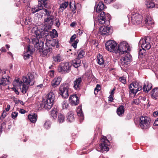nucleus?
<instances>
[{"instance_id":"nucleus-61","label":"nucleus","mask_w":158,"mask_h":158,"mask_svg":"<svg viewBox=\"0 0 158 158\" xmlns=\"http://www.w3.org/2000/svg\"><path fill=\"white\" fill-rule=\"evenodd\" d=\"M54 71L51 70L48 73V74L51 77H52L54 76Z\"/></svg>"},{"instance_id":"nucleus-32","label":"nucleus","mask_w":158,"mask_h":158,"mask_svg":"<svg viewBox=\"0 0 158 158\" xmlns=\"http://www.w3.org/2000/svg\"><path fill=\"white\" fill-rule=\"evenodd\" d=\"M48 1H46L45 2V3H43L41 2V1H38V5L37 8L38 9H41V10H43V6H44L45 8H48Z\"/></svg>"},{"instance_id":"nucleus-14","label":"nucleus","mask_w":158,"mask_h":158,"mask_svg":"<svg viewBox=\"0 0 158 158\" xmlns=\"http://www.w3.org/2000/svg\"><path fill=\"white\" fill-rule=\"evenodd\" d=\"M132 56L129 53L124 55L122 57L120 61V65L125 66L127 65L131 61Z\"/></svg>"},{"instance_id":"nucleus-42","label":"nucleus","mask_w":158,"mask_h":158,"mask_svg":"<svg viewBox=\"0 0 158 158\" xmlns=\"http://www.w3.org/2000/svg\"><path fill=\"white\" fill-rule=\"evenodd\" d=\"M65 120L64 116L62 114H59L58 121L60 123H63Z\"/></svg>"},{"instance_id":"nucleus-23","label":"nucleus","mask_w":158,"mask_h":158,"mask_svg":"<svg viewBox=\"0 0 158 158\" xmlns=\"http://www.w3.org/2000/svg\"><path fill=\"white\" fill-rule=\"evenodd\" d=\"M31 31L32 33L35 35V37L39 38L41 37V31L38 29V28L37 27H33Z\"/></svg>"},{"instance_id":"nucleus-13","label":"nucleus","mask_w":158,"mask_h":158,"mask_svg":"<svg viewBox=\"0 0 158 158\" xmlns=\"http://www.w3.org/2000/svg\"><path fill=\"white\" fill-rule=\"evenodd\" d=\"M132 22L135 25H138L141 22L142 17L138 13H134L131 15Z\"/></svg>"},{"instance_id":"nucleus-2","label":"nucleus","mask_w":158,"mask_h":158,"mask_svg":"<svg viewBox=\"0 0 158 158\" xmlns=\"http://www.w3.org/2000/svg\"><path fill=\"white\" fill-rule=\"evenodd\" d=\"M117 52L120 54L129 53L130 47L128 43L126 41L121 42L118 45Z\"/></svg>"},{"instance_id":"nucleus-64","label":"nucleus","mask_w":158,"mask_h":158,"mask_svg":"<svg viewBox=\"0 0 158 158\" xmlns=\"http://www.w3.org/2000/svg\"><path fill=\"white\" fill-rule=\"evenodd\" d=\"M153 125L155 126H158V118L155 120Z\"/></svg>"},{"instance_id":"nucleus-59","label":"nucleus","mask_w":158,"mask_h":158,"mask_svg":"<svg viewBox=\"0 0 158 158\" xmlns=\"http://www.w3.org/2000/svg\"><path fill=\"white\" fill-rule=\"evenodd\" d=\"M114 96L110 95L109 97V101L110 102H113Z\"/></svg>"},{"instance_id":"nucleus-6","label":"nucleus","mask_w":158,"mask_h":158,"mask_svg":"<svg viewBox=\"0 0 158 158\" xmlns=\"http://www.w3.org/2000/svg\"><path fill=\"white\" fill-rule=\"evenodd\" d=\"M23 80L24 83L26 86L28 87V85H33L35 82L33 73H28L26 76L23 77Z\"/></svg>"},{"instance_id":"nucleus-5","label":"nucleus","mask_w":158,"mask_h":158,"mask_svg":"<svg viewBox=\"0 0 158 158\" xmlns=\"http://www.w3.org/2000/svg\"><path fill=\"white\" fill-rule=\"evenodd\" d=\"M71 66V63L69 62L61 63L59 67L58 71L61 73H68L70 70Z\"/></svg>"},{"instance_id":"nucleus-60","label":"nucleus","mask_w":158,"mask_h":158,"mask_svg":"<svg viewBox=\"0 0 158 158\" xmlns=\"http://www.w3.org/2000/svg\"><path fill=\"white\" fill-rule=\"evenodd\" d=\"M0 51H1V52H0V55L2 52H6V50L4 47H2L1 49H0Z\"/></svg>"},{"instance_id":"nucleus-27","label":"nucleus","mask_w":158,"mask_h":158,"mask_svg":"<svg viewBox=\"0 0 158 158\" xmlns=\"http://www.w3.org/2000/svg\"><path fill=\"white\" fill-rule=\"evenodd\" d=\"M124 107L121 105L120 106L117 110V113L118 115L122 116L124 114Z\"/></svg>"},{"instance_id":"nucleus-62","label":"nucleus","mask_w":158,"mask_h":158,"mask_svg":"<svg viewBox=\"0 0 158 158\" xmlns=\"http://www.w3.org/2000/svg\"><path fill=\"white\" fill-rule=\"evenodd\" d=\"M106 3L109 4L111 3L113 0H104Z\"/></svg>"},{"instance_id":"nucleus-63","label":"nucleus","mask_w":158,"mask_h":158,"mask_svg":"<svg viewBox=\"0 0 158 158\" xmlns=\"http://www.w3.org/2000/svg\"><path fill=\"white\" fill-rule=\"evenodd\" d=\"M153 115L154 117H156L158 116V110L154 112L153 113Z\"/></svg>"},{"instance_id":"nucleus-36","label":"nucleus","mask_w":158,"mask_h":158,"mask_svg":"<svg viewBox=\"0 0 158 158\" xmlns=\"http://www.w3.org/2000/svg\"><path fill=\"white\" fill-rule=\"evenodd\" d=\"M152 87V85L151 84H148L147 85L145 84L143 85V91L147 93L151 89Z\"/></svg>"},{"instance_id":"nucleus-43","label":"nucleus","mask_w":158,"mask_h":158,"mask_svg":"<svg viewBox=\"0 0 158 158\" xmlns=\"http://www.w3.org/2000/svg\"><path fill=\"white\" fill-rule=\"evenodd\" d=\"M51 123L50 121L46 120L44 123V127L46 129H48L50 128L51 126Z\"/></svg>"},{"instance_id":"nucleus-53","label":"nucleus","mask_w":158,"mask_h":158,"mask_svg":"<svg viewBox=\"0 0 158 158\" xmlns=\"http://www.w3.org/2000/svg\"><path fill=\"white\" fill-rule=\"evenodd\" d=\"M41 10V9H38L37 7H34L32 8L31 11L32 13H34L39 10Z\"/></svg>"},{"instance_id":"nucleus-4","label":"nucleus","mask_w":158,"mask_h":158,"mask_svg":"<svg viewBox=\"0 0 158 158\" xmlns=\"http://www.w3.org/2000/svg\"><path fill=\"white\" fill-rule=\"evenodd\" d=\"M109 140L105 136H103L101 139L98 151L103 152L105 151L107 152L109 151V149L108 146L109 145Z\"/></svg>"},{"instance_id":"nucleus-10","label":"nucleus","mask_w":158,"mask_h":158,"mask_svg":"<svg viewBox=\"0 0 158 158\" xmlns=\"http://www.w3.org/2000/svg\"><path fill=\"white\" fill-rule=\"evenodd\" d=\"M14 86H18L22 89V92L25 94L26 93L27 90L28 89V86L23 83L21 81H19V79L14 80L13 82Z\"/></svg>"},{"instance_id":"nucleus-19","label":"nucleus","mask_w":158,"mask_h":158,"mask_svg":"<svg viewBox=\"0 0 158 158\" xmlns=\"http://www.w3.org/2000/svg\"><path fill=\"white\" fill-rule=\"evenodd\" d=\"M33 51V49H31L30 46L28 45L27 47L26 52H25L23 54L24 59L27 60L29 59L30 56H31Z\"/></svg>"},{"instance_id":"nucleus-48","label":"nucleus","mask_w":158,"mask_h":158,"mask_svg":"<svg viewBox=\"0 0 158 158\" xmlns=\"http://www.w3.org/2000/svg\"><path fill=\"white\" fill-rule=\"evenodd\" d=\"M31 21V18L29 16L27 17L25 19V21L24 22L26 25L30 24Z\"/></svg>"},{"instance_id":"nucleus-15","label":"nucleus","mask_w":158,"mask_h":158,"mask_svg":"<svg viewBox=\"0 0 158 158\" xmlns=\"http://www.w3.org/2000/svg\"><path fill=\"white\" fill-rule=\"evenodd\" d=\"M141 22L148 29L150 28V26L151 27L154 23L150 15H146L144 19Z\"/></svg>"},{"instance_id":"nucleus-11","label":"nucleus","mask_w":158,"mask_h":158,"mask_svg":"<svg viewBox=\"0 0 158 158\" xmlns=\"http://www.w3.org/2000/svg\"><path fill=\"white\" fill-rule=\"evenodd\" d=\"M139 44L141 46L143 49L144 50L149 49L151 48L148 37H145L141 39L139 42Z\"/></svg>"},{"instance_id":"nucleus-31","label":"nucleus","mask_w":158,"mask_h":158,"mask_svg":"<svg viewBox=\"0 0 158 158\" xmlns=\"http://www.w3.org/2000/svg\"><path fill=\"white\" fill-rule=\"evenodd\" d=\"M145 5L148 8H152L155 7L154 3L151 0H146L145 2Z\"/></svg>"},{"instance_id":"nucleus-40","label":"nucleus","mask_w":158,"mask_h":158,"mask_svg":"<svg viewBox=\"0 0 158 158\" xmlns=\"http://www.w3.org/2000/svg\"><path fill=\"white\" fill-rule=\"evenodd\" d=\"M54 18V16H50L47 17V18L44 19V22L45 23H50L51 24L53 22Z\"/></svg>"},{"instance_id":"nucleus-17","label":"nucleus","mask_w":158,"mask_h":158,"mask_svg":"<svg viewBox=\"0 0 158 158\" xmlns=\"http://www.w3.org/2000/svg\"><path fill=\"white\" fill-rule=\"evenodd\" d=\"M82 80L81 77H78L76 78L73 82V87L77 91L80 90Z\"/></svg>"},{"instance_id":"nucleus-38","label":"nucleus","mask_w":158,"mask_h":158,"mask_svg":"<svg viewBox=\"0 0 158 158\" xmlns=\"http://www.w3.org/2000/svg\"><path fill=\"white\" fill-rule=\"evenodd\" d=\"M36 116L37 115L35 114L33 115L30 114L28 116V118L31 122L35 123L36 121Z\"/></svg>"},{"instance_id":"nucleus-39","label":"nucleus","mask_w":158,"mask_h":158,"mask_svg":"<svg viewBox=\"0 0 158 158\" xmlns=\"http://www.w3.org/2000/svg\"><path fill=\"white\" fill-rule=\"evenodd\" d=\"M78 52L77 58L80 59L84 57L85 52L82 49H79L78 51Z\"/></svg>"},{"instance_id":"nucleus-21","label":"nucleus","mask_w":158,"mask_h":158,"mask_svg":"<svg viewBox=\"0 0 158 158\" xmlns=\"http://www.w3.org/2000/svg\"><path fill=\"white\" fill-rule=\"evenodd\" d=\"M61 81V77H55L51 81V85L53 87H57L60 83Z\"/></svg>"},{"instance_id":"nucleus-24","label":"nucleus","mask_w":158,"mask_h":158,"mask_svg":"<svg viewBox=\"0 0 158 158\" xmlns=\"http://www.w3.org/2000/svg\"><path fill=\"white\" fill-rule=\"evenodd\" d=\"M52 51V48L46 45L45 48L44 49L42 55L43 56H49L50 53Z\"/></svg>"},{"instance_id":"nucleus-49","label":"nucleus","mask_w":158,"mask_h":158,"mask_svg":"<svg viewBox=\"0 0 158 158\" xmlns=\"http://www.w3.org/2000/svg\"><path fill=\"white\" fill-rule=\"evenodd\" d=\"M62 105L63 109H67L69 106V103L67 101H64L62 103Z\"/></svg>"},{"instance_id":"nucleus-50","label":"nucleus","mask_w":158,"mask_h":158,"mask_svg":"<svg viewBox=\"0 0 158 158\" xmlns=\"http://www.w3.org/2000/svg\"><path fill=\"white\" fill-rule=\"evenodd\" d=\"M6 73V71L4 69H0V77H3L4 78L6 77L7 78L8 77H7V76L9 77L8 76H7L6 77L5 76H3V75L4 74H5Z\"/></svg>"},{"instance_id":"nucleus-34","label":"nucleus","mask_w":158,"mask_h":158,"mask_svg":"<svg viewBox=\"0 0 158 158\" xmlns=\"http://www.w3.org/2000/svg\"><path fill=\"white\" fill-rule=\"evenodd\" d=\"M97 63L99 65H103L104 64V60L102 56L99 54L97 56Z\"/></svg>"},{"instance_id":"nucleus-20","label":"nucleus","mask_w":158,"mask_h":158,"mask_svg":"<svg viewBox=\"0 0 158 158\" xmlns=\"http://www.w3.org/2000/svg\"><path fill=\"white\" fill-rule=\"evenodd\" d=\"M110 28L107 26L101 27L99 29L100 33L102 35H108L110 32Z\"/></svg>"},{"instance_id":"nucleus-51","label":"nucleus","mask_w":158,"mask_h":158,"mask_svg":"<svg viewBox=\"0 0 158 158\" xmlns=\"http://www.w3.org/2000/svg\"><path fill=\"white\" fill-rule=\"evenodd\" d=\"M113 6L115 9H118L121 8L122 5L119 3H116L113 5Z\"/></svg>"},{"instance_id":"nucleus-9","label":"nucleus","mask_w":158,"mask_h":158,"mask_svg":"<svg viewBox=\"0 0 158 158\" xmlns=\"http://www.w3.org/2000/svg\"><path fill=\"white\" fill-rule=\"evenodd\" d=\"M151 121L149 118L147 116H142L140 118V127L143 129H146L148 128Z\"/></svg>"},{"instance_id":"nucleus-3","label":"nucleus","mask_w":158,"mask_h":158,"mask_svg":"<svg viewBox=\"0 0 158 158\" xmlns=\"http://www.w3.org/2000/svg\"><path fill=\"white\" fill-rule=\"evenodd\" d=\"M69 85L67 83H63L61 85L59 89L58 93L63 98H67L69 96Z\"/></svg>"},{"instance_id":"nucleus-56","label":"nucleus","mask_w":158,"mask_h":158,"mask_svg":"<svg viewBox=\"0 0 158 158\" xmlns=\"http://www.w3.org/2000/svg\"><path fill=\"white\" fill-rule=\"evenodd\" d=\"M18 113L16 112H12L11 114V117L13 118H15L18 115Z\"/></svg>"},{"instance_id":"nucleus-7","label":"nucleus","mask_w":158,"mask_h":158,"mask_svg":"<svg viewBox=\"0 0 158 158\" xmlns=\"http://www.w3.org/2000/svg\"><path fill=\"white\" fill-rule=\"evenodd\" d=\"M142 85L141 83L136 82L130 84L129 86L130 94H135L136 93L142 89Z\"/></svg>"},{"instance_id":"nucleus-37","label":"nucleus","mask_w":158,"mask_h":158,"mask_svg":"<svg viewBox=\"0 0 158 158\" xmlns=\"http://www.w3.org/2000/svg\"><path fill=\"white\" fill-rule=\"evenodd\" d=\"M69 7L72 10V11L74 13L76 12V6L75 1L72 0L70 1L69 3Z\"/></svg>"},{"instance_id":"nucleus-18","label":"nucleus","mask_w":158,"mask_h":158,"mask_svg":"<svg viewBox=\"0 0 158 158\" xmlns=\"http://www.w3.org/2000/svg\"><path fill=\"white\" fill-rule=\"evenodd\" d=\"M69 99L72 106L77 105L79 102V99L76 95H71Z\"/></svg>"},{"instance_id":"nucleus-30","label":"nucleus","mask_w":158,"mask_h":158,"mask_svg":"<svg viewBox=\"0 0 158 158\" xmlns=\"http://www.w3.org/2000/svg\"><path fill=\"white\" fill-rule=\"evenodd\" d=\"M67 121L69 122H72L74 121V113L72 112H70L67 114Z\"/></svg>"},{"instance_id":"nucleus-12","label":"nucleus","mask_w":158,"mask_h":158,"mask_svg":"<svg viewBox=\"0 0 158 158\" xmlns=\"http://www.w3.org/2000/svg\"><path fill=\"white\" fill-rule=\"evenodd\" d=\"M111 19V16L108 13L105 14L104 12H102L100 14L98 20L100 24H104L107 21L109 22Z\"/></svg>"},{"instance_id":"nucleus-44","label":"nucleus","mask_w":158,"mask_h":158,"mask_svg":"<svg viewBox=\"0 0 158 158\" xmlns=\"http://www.w3.org/2000/svg\"><path fill=\"white\" fill-rule=\"evenodd\" d=\"M69 4V2H64L60 6V7L61 9H62V10L65 9L67 7Z\"/></svg>"},{"instance_id":"nucleus-47","label":"nucleus","mask_w":158,"mask_h":158,"mask_svg":"<svg viewBox=\"0 0 158 158\" xmlns=\"http://www.w3.org/2000/svg\"><path fill=\"white\" fill-rule=\"evenodd\" d=\"M101 89V86L100 85L97 84L96 87L94 89V93L95 95L97 94L98 92L100 91Z\"/></svg>"},{"instance_id":"nucleus-55","label":"nucleus","mask_w":158,"mask_h":158,"mask_svg":"<svg viewBox=\"0 0 158 158\" xmlns=\"http://www.w3.org/2000/svg\"><path fill=\"white\" fill-rule=\"evenodd\" d=\"M76 35L75 34H74L70 38V40L69 42H72L75 40V39L76 37Z\"/></svg>"},{"instance_id":"nucleus-1","label":"nucleus","mask_w":158,"mask_h":158,"mask_svg":"<svg viewBox=\"0 0 158 158\" xmlns=\"http://www.w3.org/2000/svg\"><path fill=\"white\" fill-rule=\"evenodd\" d=\"M54 94L52 92L48 93L46 97V99H43L42 102L37 104V108L38 110H41L45 108L48 110H50L53 105L55 99Z\"/></svg>"},{"instance_id":"nucleus-22","label":"nucleus","mask_w":158,"mask_h":158,"mask_svg":"<svg viewBox=\"0 0 158 158\" xmlns=\"http://www.w3.org/2000/svg\"><path fill=\"white\" fill-rule=\"evenodd\" d=\"M8 78L6 77L4 78L3 77L1 79L0 78V89L1 88V85L5 86L9 84L10 83L9 77L7 76Z\"/></svg>"},{"instance_id":"nucleus-16","label":"nucleus","mask_w":158,"mask_h":158,"mask_svg":"<svg viewBox=\"0 0 158 158\" xmlns=\"http://www.w3.org/2000/svg\"><path fill=\"white\" fill-rule=\"evenodd\" d=\"M39 38L34 37L32 39V43L35 48L37 49H42L43 47L44 43L41 41H40Z\"/></svg>"},{"instance_id":"nucleus-35","label":"nucleus","mask_w":158,"mask_h":158,"mask_svg":"<svg viewBox=\"0 0 158 158\" xmlns=\"http://www.w3.org/2000/svg\"><path fill=\"white\" fill-rule=\"evenodd\" d=\"M53 60L56 62H59L63 60L62 56L60 54H57L56 56H54L53 57Z\"/></svg>"},{"instance_id":"nucleus-25","label":"nucleus","mask_w":158,"mask_h":158,"mask_svg":"<svg viewBox=\"0 0 158 158\" xmlns=\"http://www.w3.org/2000/svg\"><path fill=\"white\" fill-rule=\"evenodd\" d=\"M105 8L104 5L102 2H99L97 6L95 7L94 9V11H96L97 12H99L103 10Z\"/></svg>"},{"instance_id":"nucleus-33","label":"nucleus","mask_w":158,"mask_h":158,"mask_svg":"<svg viewBox=\"0 0 158 158\" xmlns=\"http://www.w3.org/2000/svg\"><path fill=\"white\" fill-rule=\"evenodd\" d=\"M81 64V60L78 58H76L73 61V65L75 68H77L80 66Z\"/></svg>"},{"instance_id":"nucleus-28","label":"nucleus","mask_w":158,"mask_h":158,"mask_svg":"<svg viewBox=\"0 0 158 158\" xmlns=\"http://www.w3.org/2000/svg\"><path fill=\"white\" fill-rule=\"evenodd\" d=\"M76 111L77 115L81 117V120L82 121L84 119V116L82 112L81 106H79L78 107Z\"/></svg>"},{"instance_id":"nucleus-46","label":"nucleus","mask_w":158,"mask_h":158,"mask_svg":"<svg viewBox=\"0 0 158 158\" xmlns=\"http://www.w3.org/2000/svg\"><path fill=\"white\" fill-rule=\"evenodd\" d=\"M43 11L45 13V15L47 17L51 16H53L52 15V13L51 11H49L48 10L46 9H43Z\"/></svg>"},{"instance_id":"nucleus-26","label":"nucleus","mask_w":158,"mask_h":158,"mask_svg":"<svg viewBox=\"0 0 158 158\" xmlns=\"http://www.w3.org/2000/svg\"><path fill=\"white\" fill-rule=\"evenodd\" d=\"M152 98L155 100L158 99V87L154 88L151 91Z\"/></svg>"},{"instance_id":"nucleus-52","label":"nucleus","mask_w":158,"mask_h":158,"mask_svg":"<svg viewBox=\"0 0 158 158\" xmlns=\"http://www.w3.org/2000/svg\"><path fill=\"white\" fill-rule=\"evenodd\" d=\"M7 115V113L4 110L2 113L1 116L0 117V119L3 120Z\"/></svg>"},{"instance_id":"nucleus-45","label":"nucleus","mask_w":158,"mask_h":158,"mask_svg":"<svg viewBox=\"0 0 158 158\" xmlns=\"http://www.w3.org/2000/svg\"><path fill=\"white\" fill-rule=\"evenodd\" d=\"M79 40L77 39L73 42H69L71 45L73 47L74 49H76L77 47V44L78 43Z\"/></svg>"},{"instance_id":"nucleus-58","label":"nucleus","mask_w":158,"mask_h":158,"mask_svg":"<svg viewBox=\"0 0 158 158\" xmlns=\"http://www.w3.org/2000/svg\"><path fill=\"white\" fill-rule=\"evenodd\" d=\"M56 41L55 40H53L50 41L49 44H50L52 46H55L56 45Z\"/></svg>"},{"instance_id":"nucleus-8","label":"nucleus","mask_w":158,"mask_h":158,"mask_svg":"<svg viewBox=\"0 0 158 158\" xmlns=\"http://www.w3.org/2000/svg\"><path fill=\"white\" fill-rule=\"evenodd\" d=\"M117 44L113 40H110L106 42L105 44L106 49L108 51L117 53Z\"/></svg>"},{"instance_id":"nucleus-41","label":"nucleus","mask_w":158,"mask_h":158,"mask_svg":"<svg viewBox=\"0 0 158 158\" xmlns=\"http://www.w3.org/2000/svg\"><path fill=\"white\" fill-rule=\"evenodd\" d=\"M50 35L53 38H55L58 36L57 31L55 29L52 30L50 33Z\"/></svg>"},{"instance_id":"nucleus-57","label":"nucleus","mask_w":158,"mask_h":158,"mask_svg":"<svg viewBox=\"0 0 158 158\" xmlns=\"http://www.w3.org/2000/svg\"><path fill=\"white\" fill-rule=\"evenodd\" d=\"M140 102V101L139 99H135L133 102V103L136 105L139 104Z\"/></svg>"},{"instance_id":"nucleus-29","label":"nucleus","mask_w":158,"mask_h":158,"mask_svg":"<svg viewBox=\"0 0 158 158\" xmlns=\"http://www.w3.org/2000/svg\"><path fill=\"white\" fill-rule=\"evenodd\" d=\"M57 109L56 108L54 107L50 111V115L53 119H55L57 117Z\"/></svg>"},{"instance_id":"nucleus-54","label":"nucleus","mask_w":158,"mask_h":158,"mask_svg":"<svg viewBox=\"0 0 158 158\" xmlns=\"http://www.w3.org/2000/svg\"><path fill=\"white\" fill-rule=\"evenodd\" d=\"M119 80L123 84H125L126 83V78L124 77H120L119 79Z\"/></svg>"}]
</instances>
